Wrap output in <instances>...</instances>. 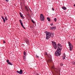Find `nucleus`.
<instances>
[{"label": "nucleus", "instance_id": "obj_14", "mask_svg": "<svg viewBox=\"0 0 75 75\" xmlns=\"http://www.w3.org/2000/svg\"><path fill=\"white\" fill-rule=\"evenodd\" d=\"M21 16V17L22 18H24V16H23V15H22L21 16Z\"/></svg>", "mask_w": 75, "mask_h": 75}, {"label": "nucleus", "instance_id": "obj_32", "mask_svg": "<svg viewBox=\"0 0 75 75\" xmlns=\"http://www.w3.org/2000/svg\"><path fill=\"white\" fill-rule=\"evenodd\" d=\"M52 10L53 11H54V9L53 8H52Z\"/></svg>", "mask_w": 75, "mask_h": 75}, {"label": "nucleus", "instance_id": "obj_12", "mask_svg": "<svg viewBox=\"0 0 75 75\" xmlns=\"http://www.w3.org/2000/svg\"><path fill=\"white\" fill-rule=\"evenodd\" d=\"M25 8L26 10L27 11H28V8H27V6H25Z\"/></svg>", "mask_w": 75, "mask_h": 75}, {"label": "nucleus", "instance_id": "obj_28", "mask_svg": "<svg viewBox=\"0 0 75 75\" xmlns=\"http://www.w3.org/2000/svg\"><path fill=\"white\" fill-rule=\"evenodd\" d=\"M20 15V16H21L22 15V14H21V12H20L19 13Z\"/></svg>", "mask_w": 75, "mask_h": 75}, {"label": "nucleus", "instance_id": "obj_11", "mask_svg": "<svg viewBox=\"0 0 75 75\" xmlns=\"http://www.w3.org/2000/svg\"><path fill=\"white\" fill-rule=\"evenodd\" d=\"M52 61V60L51 59H49V60H48V62L50 63V62H51Z\"/></svg>", "mask_w": 75, "mask_h": 75}, {"label": "nucleus", "instance_id": "obj_22", "mask_svg": "<svg viewBox=\"0 0 75 75\" xmlns=\"http://www.w3.org/2000/svg\"><path fill=\"white\" fill-rule=\"evenodd\" d=\"M5 19L6 20H7V17L6 16H5Z\"/></svg>", "mask_w": 75, "mask_h": 75}, {"label": "nucleus", "instance_id": "obj_17", "mask_svg": "<svg viewBox=\"0 0 75 75\" xmlns=\"http://www.w3.org/2000/svg\"><path fill=\"white\" fill-rule=\"evenodd\" d=\"M54 21L56 22L57 21V18H55L54 19Z\"/></svg>", "mask_w": 75, "mask_h": 75}, {"label": "nucleus", "instance_id": "obj_15", "mask_svg": "<svg viewBox=\"0 0 75 75\" xmlns=\"http://www.w3.org/2000/svg\"><path fill=\"white\" fill-rule=\"evenodd\" d=\"M47 20H48V21H50V18L49 17L47 18Z\"/></svg>", "mask_w": 75, "mask_h": 75}, {"label": "nucleus", "instance_id": "obj_31", "mask_svg": "<svg viewBox=\"0 0 75 75\" xmlns=\"http://www.w3.org/2000/svg\"><path fill=\"white\" fill-rule=\"evenodd\" d=\"M3 43H6V42H5V41L4 40V41H3Z\"/></svg>", "mask_w": 75, "mask_h": 75}, {"label": "nucleus", "instance_id": "obj_2", "mask_svg": "<svg viewBox=\"0 0 75 75\" xmlns=\"http://www.w3.org/2000/svg\"><path fill=\"white\" fill-rule=\"evenodd\" d=\"M45 33L46 35V38L47 40H48L51 37V33H50V32H45Z\"/></svg>", "mask_w": 75, "mask_h": 75}, {"label": "nucleus", "instance_id": "obj_34", "mask_svg": "<svg viewBox=\"0 0 75 75\" xmlns=\"http://www.w3.org/2000/svg\"><path fill=\"white\" fill-rule=\"evenodd\" d=\"M45 54L46 55H47V52H45Z\"/></svg>", "mask_w": 75, "mask_h": 75}, {"label": "nucleus", "instance_id": "obj_4", "mask_svg": "<svg viewBox=\"0 0 75 75\" xmlns=\"http://www.w3.org/2000/svg\"><path fill=\"white\" fill-rule=\"evenodd\" d=\"M68 44L70 48L69 50H70V51H72L73 49V46H72V45H71V42H69V41L68 42Z\"/></svg>", "mask_w": 75, "mask_h": 75}, {"label": "nucleus", "instance_id": "obj_3", "mask_svg": "<svg viewBox=\"0 0 75 75\" xmlns=\"http://www.w3.org/2000/svg\"><path fill=\"white\" fill-rule=\"evenodd\" d=\"M52 46H53L54 48V49H57V45L56 42L52 41Z\"/></svg>", "mask_w": 75, "mask_h": 75}, {"label": "nucleus", "instance_id": "obj_30", "mask_svg": "<svg viewBox=\"0 0 75 75\" xmlns=\"http://www.w3.org/2000/svg\"><path fill=\"white\" fill-rule=\"evenodd\" d=\"M2 18L3 20L4 19V18L3 17V16H2Z\"/></svg>", "mask_w": 75, "mask_h": 75}, {"label": "nucleus", "instance_id": "obj_19", "mask_svg": "<svg viewBox=\"0 0 75 75\" xmlns=\"http://www.w3.org/2000/svg\"><path fill=\"white\" fill-rule=\"evenodd\" d=\"M7 62V63H8H8L9 62V60L8 59H7V60L6 61Z\"/></svg>", "mask_w": 75, "mask_h": 75}, {"label": "nucleus", "instance_id": "obj_27", "mask_svg": "<svg viewBox=\"0 0 75 75\" xmlns=\"http://www.w3.org/2000/svg\"><path fill=\"white\" fill-rule=\"evenodd\" d=\"M5 1H6L7 2H8L9 0H5Z\"/></svg>", "mask_w": 75, "mask_h": 75}, {"label": "nucleus", "instance_id": "obj_37", "mask_svg": "<svg viewBox=\"0 0 75 75\" xmlns=\"http://www.w3.org/2000/svg\"><path fill=\"white\" fill-rule=\"evenodd\" d=\"M23 28H24V29H25V27H23Z\"/></svg>", "mask_w": 75, "mask_h": 75}, {"label": "nucleus", "instance_id": "obj_8", "mask_svg": "<svg viewBox=\"0 0 75 75\" xmlns=\"http://www.w3.org/2000/svg\"><path fill=\"white\" fill-rule=\"evenodd\" d=\"M23 74V70L21 69L19 71V74Z\"/></svg>", "mask_w": 75, "mask_h": 75}, {"label": "nucleus", "instance_id": "obj_35", "mask_svg": "<svg viewBox=\"0 0 75 75\" xmlns=\"http://www.w3.org/2000/svg\"><path fill=\"white\" fill-rule=\"evenodd\" d=\"M52 34L53 35L52 37H54V33H52Z\"/></svg>", "mask_w": 75, "mask_h": 75}, {"label": "nucleus", "instance_id": "obj_26", "mask_svg": "<svg viewBox=\"0 0 75 75\" xmlns=\"http://www.w3.org/2000/svg\"><path fill=\"white\" fill-rule=\"evenodd\" d=\"M21 26L22 25H23V23L22 22V23H21Z\"/></svg>", "mask_w": 75, "mask_h": 75}, {"label": "nucleus", "instance_id": "obj_13", "mask_svg": "<svg viewBox=\"0 0 75 75\" xmlns=\"http://www.w3.org/2000/svg\"><path fill=\"white\" fill-rule=\"evenodd\" d=\"M24 54L25 55H27V53H26V52H25L24 51Z\"/></svg>", "mask_w": 75, "mask_h": 75}, {"label": "nucleus", "instance_id": "obj_9", "mask_svg": "<svg viewBox=\"0 0 75 75\" xmlns=\"http://www.w3.org/2000/svg\"><path fill=\"white\" fill-rule=\"evenodd\" d=\"M65 57H66L65 56V54H64L62 57L63 59H65Z\"/></svg>", "mask_w": 75, "mask_h": 75}, {"label": "nucleus", "instance_id": "obj_36", "mask_svg": "<svg viewBox=\"0 0 75 75\" xmlns=\"http://www.w3.org/2000/svg\"><path fill=\"white\" fill-rule=\"evenodd\" d=\"M22 27L23 28V27H24V25H22Z\"/></svg>", "mask_w": 75, "mask_h": 75}, {"label": "nucleus", "instance_id": "obj_18", "mask_svg": "<svg viewBox=\"0 0 75 75\" xmlns=\"http://www.w3.org/2000/svg\"><path fill=\"white\" fill-rule=\"evenodd\" d=\"M31 21L32 22V23H34H34H35V22L34 21H33V20H32Z\"/></svg>", "mask_w": 75, "mask_h": 75}, {"label": "nucleus", "instance_id": "obj_10", "mask_svg": "<svg viewBox=\"0 0 75 75\" xmlns=\"http://www.w3.org/2000/svg\"><path fill=\"white\" fill-rule=\"evenodd\" d=\"M62 9H63V10H67V8L64 7V6H63L62 7Z\"/></svg>", "mask_w": 75, "mask_h": 75}, {"label": "nucleus", "instance_id": "obj_20", "mask_svg": "<svg viewBox=\"0 0 75 75\" xmlns=\"http://www.w3.org/2000/svg\"><path fill=\"white\" fill-rule=\"evenodd\" d=\"M3 21H4V23H5V22H6V20H5V19H3Z\"/></svg>", "mask_w": 75, "mask_h": 75}, {"label": "nucleus", "instance_id": "obj_29", "mask_svg": "<svg viewBox=\"0 0 75 75\" xmlns=\"http://www.w3.org/2000/svg\"><path fill=\"white\" fill-rule=\"evenodd\" d=\"M36 57L37 58H39V56L37 55H36Z\"/></svg>", "mask_w": 75, "mask_h": 75}, {"label": "nucleus", "instance_id": "obj_1", "mask_svg": "<svg viewBox=\"0 0 75 75\" xmlns=\"http://www.w3.org/2000/svg\"><path fill=\"white\" fill-rule=\"evenodd\" d=\"M62 46L61 44L58 43L57 44L58 49L55 52V55L56 56H59L61 55V51L62 49Z\"/></svg>", "mask_w": 75, "mask_h": 75}, {"label": "nucleus", "instance_id": "obj_33", "mask_svg": "<svg viewBox=\"0 0 75 75\" xmlns=\"http://www.w3.org/2000/svg\"><path fill=\"white\" fill-rule=\"evenodd\" d=\"M52 25H53V24L52 23L50 24V25H51V26H52Z\"/></svg>", "mask_w": 75, "mask_h": 75}, {"label": "nucleus", "instance_id": "obj_7", "mask_svg": "<svg viewBox=\"0 0 75 75\" xmlns=\"http://www.w3.org/2000/svg\"><path fill=\"white\" fill-rule=\"evenodd\" d=\"M25 42L26 44H28H28H30V42H29V41H28V40H26Z\"/></svg>", "mask_w": 75, "mask_h": 75}, {"label": "nucleus", "instance_id": "obj_16", "mask_svg": "<svg viewBox=\"0 0 75 75\" xmlns=\"http://www.w3.org/2000/svg\"><path fill=\"white\" fill-rule=\"evenodd\" d=\"M8 64L11 65H13V64H12V63H11L10 62H9Z\"/></svg>", "mask_w": 75, "mask_h": 75}, {"label": "nucleus", "instance_id": "obj_21", "mask_svg": "<svg viewBox=\"0 0 75 75\" xmlns=\"http://www.w3.org/2000/svg\"><path fill=\"white\" fill-rule=\"evenodd\" d=\"M60 65L61 66H63V64L62 63H61Z\"/></svg>", "mask_w": 75, "mask_h": 75}, {"label": "nucleus", "instance_id": "obj_24", "mask_svg": "<svg viewBox=\"0 0 75 75\" xmlns=\"http://www.w3.org/2000/svg\"><path fill=\"white\" fill-rule=\"evenodd\" d=\"M23 59H25V56H23Z\"/></svg>", "mask_w": 75, "mask_h": 75}, {"label": "nucleus", "instance_id": "obj_23", "mask_svg": "<svg viewBox=\"0 0 75 75\" xmlns=\"http://www.w3.org/2000/svg\"><path fill=\"white\" fill-rule=\"evenodd\" d=\"M19 21L20 23H22V21L21 20H20Z\"/></svg>", "mask_w": 75, "mask_h": 75}, {"label": "nucleus", "instance_id": "obj_6", "mask_svg": "<svg viewBox=\"0 0 75 75\" xmlns=\"http://www.w3.org/2000/svg\"><path fill=\"white\" fill-rule=\"evenodd\" d=\"M50 28L51 30H55V29H56V27H55V26H54L53 27H50Z\"/></svg>", "mask_w": 75, "mask_h": 75}, {"label": "nucleus", "instance_id": "obj_38", "mask_svg": "<svg viewBox=\"0 0 75 75\" xmlns=\"http://www.w3.org/2000/svg\"><path fill=\"white\" fill-rule=\"evenodd\" d=\"M74 7H75V4L74 5Z\"/></svg>", "mask_w": 75, "mask_h": 75}, {"label": "nucleus", "instance_id": "obj_25", "mask_svg": "<svg viewBox=\"0 0 75 75\" xmlns=\"http://www.w3.org/2000/svg\"><path fill=\"white\" fill-rule=\"evenodd\" d=\"M16 72H18V74H20V72H19V71H16Z\"/></svg>", "mask_w": 75, "mask_h": 75}, {"label": "nucleus", "instance_id": "obj_5", "mask_svg": "<svg viewBox=\"0 0 75 75\" xmlns=\"http://www.w3.org/2000/svg\"><path fill=\"white\" fill-rule=\"evenodd\" d=\"M40 20L41 21H44L45 19L44 18V16L42 14H41L40 16Z\"/></svg>", "mask_w": 75, "mask_h": 75}]
</instances>
